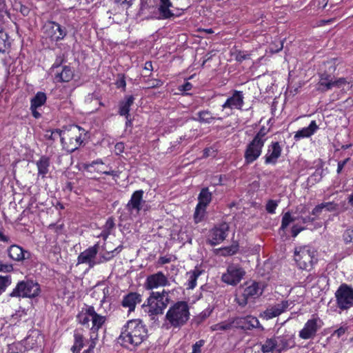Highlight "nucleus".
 Instances as JSON below:
<instances>
[{
	"label": "nucleus",
	"instance_id": "f257e3e1",
	"mask_svg": "<svg viewBox=\"0 0 353 353\" xmlns=\"http://www.w3.org/2000/svg\"><path fill=\"white\" fill-rule=\"evenodd\" d=\"M148 329L141 319H132L123 326L118 342L124 347L134 350L148 338Z\"/></svg>",
	"mask_w": 353,
	"mask_h": 353
},
{
	"label": "nucleus",
	"instance_id": "0eeeda50",
	"mask_svg": "<svg viewBox=\"0 0 353 353\" xmlns=\"http://www.w3.org/2000/svg\"><path fill=\"white\" fill-rule=\"evenodd\" d=\"M99 251V245L95 244L93 246H91L81 252L78 256L77 261L78 263H85L89 265L90 268H93L94 265L99 264L101 263L105 262L110 260L113 256L109 257H105L104 256H101L99 261H96L95 258Z\"/></svg>",
	"mask_w": 353,
	"mask_h": 353
},
{
	"label": "nucleus",
	"instance_id": "20e7f679",
	"mask_svg": "<svg viewBox=\"0 0 353 353\" xmlns=\"http://www.w3.org/2000/svg\"><path fill=\"white\" fill-rule=\"evenodd\" d=\"M39 284L32 279H26L17 283L16 287L9 294L10 297L34 298L40 294Z\"/></svg>",
	"mask_w": 353,
	"mask_h": 353
},
{
	"label": "nucleus",
	"instance_id": "a19ab883",
	"mask_svg": "<svg viewBox=\"0 0 353 353\" xmlns=\"http://www.w3.org/2000/svg\"><path fill=\"white\" fill-rule=\"evenodd\" d=\"M234 327L233 321H223L219 323L215 324L212 327V330L215 331H224L228 330Z\"/></svg>",
	"mask_w": 353,
	"mask_h": 353
},
{
	"label": "nucleus",
	"instance_id": "bb28decb",
	"mask_svg": "<svg viewBox=\"0 0 353 353\" xmlns=\"http://www.w3.org/2000/svg\"><path fill=\"white\" fill-rule=\"evenodd\" d=\"M74 71L69 65H64L61 70H56L54 79L57 82H69L73 79Z\"/></svg>",
	"mask_w": 353,
	"mask_h": 353
},
{
	"label": "nucleus",
	"instance_id": "864d4df0",
	"mask_svg": "<svg viewBox=\"0 0 353 353\" xmlns=\"http://www.w3.org/2000/svg\"><path fill=\"white\" fill-rule=\"evenodd\" d=\"M323 207L321 205V203L316 205L314 208L311 212V215L312 217H315V220L320 216V214L323 212Z\"/></svg>",
	"mask_w": 353,
	"mask_h": 353
},
{
	"label": "nucleus",
	"instance_id": "c85d7f7f",
	"mask_svg": "<svg viewBox=\"0 0 353 353\" xmlns=\"http://www.w3.org/2000/svg\"><path fill=\"white\" fill-rule=\"evenodd\" d=\"M196 117H194L193 120L198 121L201 123L210 124L216 117L213 116V114L208 110H203L196 113Z\"/></svg>",
	"mask_w": 353,
	"mask_h": 353
},
{
	"label": "nucleus",
	"instance_id": "2eb2a0df",
	"mask_svg": "<svg viewBox=\"0 0 353 353\" xmlns=\"http://www.w3.org/2000/svg\"><path fill=\"white\" fill-rule=\"evenodd\" d=\"M327 64L329 65V71H325L320 74V79L316 84V90L321 92H325L333 88V79L332 75L336 70V67L332 62L328 61Z\"/></svg>",
	"mask_w": 353,
	"mask_h": 353
},
{
	"label": "nucleus",
	"instance_id": "6ab92c4d",
	"mask_svg": "<svg viewBox=\"0 0 353 353\" xmlns=\"http://www.w3.org/2000/svg\"><path fill=\"white\" fill-rule=\"evenodd\" d=\"M144 192L142 190L134 191L129 201L126 204L127 210L133 214L134 212L139 214L142 209L143 205L145 203V201L143 200Z\"/></svg>",
	"mask_w": 353,
	"mask_h": 353
},
{
	"label": "nucleus",
	"instance_id": "9b49d317",
	"mask_svg": "<svg viewBox=\"0 0 353 353\" xmlns=\"http://www.w3.org/2000/svg\"><path fill=\"white\" fill-rule=\"evenodd\" d=\"M323 324V323L319 317L313 316V318L307 320L303 328L299 331V337L305 340L314 339Z\"/></svg>",
	"mask_w": 353,
	"mask_h": 353
},
{
	"label": "nucleus",
	"instance_id": "f3484780",
	"mask_svg": "<svg viewBox=\"0 0 353 353\" xmlns=\"http://www.w3.org/2000/svg\"><path fill=\"white\" fill-rule=\"evenodd\" d=\"M169 285V281L166 276L161 271L147 276L144 283L146 290H152L159 287H165Z\"/></svg>",
	"mask_w": 353,
	"mask_h": 353
},
{
	"label": "nucleus",
	"instance_id": "39448f33",
	"mask_svg": "<svg viewBox=\"0 0 353 353\" xmlns=\"http://www.w3.org/2000/svg\"><path fill=\"white\" fill-rule=\"evenodd\" d=\"M169 292L163 290L161 292H152L148 298L149 312L151 314H161L170 302Z\"/></svg>",
	"mask_w": 353,
	"mask_h": 353
},
{
	"label": "nucleus",
	"instance_id": "79ce46f5",
	"mask_svg": "<svg viewBox=\"0 0 353 353\" xmlns=\"http://www.w3.org/2000/svg\"><path fill=\"white\" fill-rule=\"evenodd\" d=\"M12 283V278L10 275L0 276V295L4 292L6 288Z\"/></svg>",
	"mask_w": 353,
	"mask_h": 353
},
{
	"label": "nucleus",
	"instance_id": "4d7b16f0",
	"mask_svg": "<svg viewBox=\"0 0 353 353\" xmlns=\"http://www.w3.org/2000/svg\"><path fill=\"white\" fill-rule=\"evenodd\" d=\"M350 161V157H347L345 159L343 160V161H339L338 162V164H337V170H336V172L337 174H341L344 166Z\"/></svg>",
	"mask_w": 353,
	"mask_h": 353
},
{
	"label": "nucleus",
	"instance_id": "8fccbe9b",
	"mask_svg": "<svg viewBox=\"0 0 353 353\" xmlns=\"http://www.w3.org/2000/svg\"><path fill=\"white\" fill-rule=\"evenodd\" d=\"M148 88H156L163 85V82L160 79H152L147 81Z\"/></svg>",
	"mask_w": 353,
	"mask_h": 353
},
{
	"label": "nucleus",
	"instance_id": "4be33fe9",
	"mask_svg": "<svg viewBox=\"0 0 353 353\" xmlns=\"http://www.w3.org/2000/svg\"><path fill=\"white\" fill-rule=\"evenodd\" d=\"M289 306L288 301H283L280 303L274 305L270 308L266 309L261 316L266 320L271 319L272 318L279 316L281 314L284 312Z\"/></svg>",
	"mask_w": 353,
	"mask_h": 353
},
{
	"label": "nucleus",
	"instance_id": "6e6552de",
	"mask_svg": "<svg viewBox=\"0 0 353 353\" xmlns=\"http://www.w3.org/2000/svg\"><path fill=\"white\" fill-rule=\"evenodd\" d=\"M84 131V129L79 125L72 127L67 134L69 142L68 143L64 141L63 148L70 153L77 150L83 143L81 137Z\"/></svg>",
	"mask_w": 353,
	"mask_h": 353
},
{
	"label": "nucleus",
	"instance_id": "052dcab7",
	"mask_svg": "<svg viewBox=\"0 0 353 353\" xmlns=\"http://www.w3.org/2000/svg\"><path fill=\"white\" fill-rule=\"evenodd\" d=\"M84 313L90 317H92L94 315L97 314L94 310V307L92 305H86Z\"/></svg>",
	"mask_w": 353,
	"mask_h": 353
},
{
	"label": "nucleus",
	"instance_id": "a878e982",
	"mask_svg": "<svg viewBox=\"0 0 353 353\" xmlns=\"http://www.w3.org/2000/svg\"><path fill=\"white\" fill-rule=\"evenodd\" d=\"M134 97L133 95L125 96L124 99L119 103L118 114L125 117H130V107L134 103Z\"/></svg>",
	"mask_w": 353,
	"mask_h": 353
},
{
	"label": "nucleus",
	"instance_id": "412c9836",
	"mask_svg": "<svg viewBox=\"0 0 353 353\" xmlns=\"http://www.w3.org/2000/svg\"><path fill=\"white\" fill-rule=\"evenodd\" d=\"M244 96L242 91L234 90L232 95L228 98L222 105L223 109H238L241 110L244 104Z\"/></svg>",
	"mask_w": 353,
	"mask_h": 353
},
{
	"label": "nucleus",
	"instance_id": "c03bdc74",
	"mask_svg": "<svg viewBox=\"0 0 353 353\" xmlns=\"http://www.w3.org/2000/svg\"><path fill=\"white\" fill-rule=\"evenodd\" d=\"M268 130L263 126L260 130L256 133V134L254 136V139L252 140L261 143L264 145V143L266 141L265 136L268 133Z\"/></svg>",
	"mask_w": 353,
	"mask_h": 353
},
{
	"label": "nucleus",
	"instance_id": "de8ad7c7",
	"mask_svg": "<svg viewBox=\"0 0 353 353\" xmlns=\"http://www.w3.org/2000/svg\"><path fill=\"white\" fill-rule=\"evenodd\" d=\"M89 316L85 314L83 312H80L77 316L78 322L83 325H88L89 327L90 319Z\"/></svg>",
	"mask_w": 353,
	"mask_h": 353
},
{
	"label": "nucleus",
	"instance_id": "a211bd4d",
	"mask_svg": "<svg viewBox=\"0 0 353 353\" xmlns=\"http://www.w3.org/2000/svg\"><path fill=\"white\" fill-rule=\"evenodd\" d=\"M264 145L254 140L250 141L246 146L244 158L246 164H251L256 161L261 154L262 148Z\"/></svg>",
	"mask_w": 353,
	"mask_h": 353
},
{
	"label": "nucleus",
	"instance_id": "393cba45",
	"mask_svg": "<svg viewBox=\"0 0 353 353\" xmlns=\"http://www.w3.org/2000/svg\"><path fill=\"white\" fill-rule=\"evenodd\" d=\"M141 302V296L137 292H130L125 295L121 301L123 307L128 308V312L134 310L137 304Z\"/></svg>",
	"mask_w": 353,
	"mask_h": 353
},
{
	"label": "nucleus",
	"instance_id": "5701e85b",
	"mask_svg": "<svg viewBox=\"0 0 353 353\" xmlns=\"http://www.w3.org/2000/svg\"><path fill=\"white\" fill-rule=\"evenodd\" d=\"M275 340L277 343L276 346L279 352L292 348L296 345L293 334H283L275 338Z\"/></svg>",
	"mask_w": 353,
	"mask_h": 353
},
{
	"label": "nucleus",
	"instance_id": "37998d69",
	"mask_svg": "<svg viewBox=\"0 0 353 353\" xmlns=\"http://www.w3.org/2000/svg\"><path fill=\"white\" fill-rule=\"evenodd\" d=\"M239 250V245L234 243L230 246L225 247L221 249V254L223 256H232L236 254Z\"/></svg>",
	"mask_w": 353,
	"mask_h": 353
},
{
	"label": "nucleus",
	"instance_id": "aec40b11",
	"mask_svg": "<svg viewBox=\"0 0 353 353\" xmlns=\"http://www.w3.org/2000/svg\"><path fill=\"white\" fill-rule=\"evenodd\" d=\"M282 148L278 141H272L268 147L267 152L264 157L265 164H276L281 157Z\"/></svg>",
	"mask_w": 353,
	"mask_h": 353
},
{
	"label": "nucleus",
	"instance_id": "1a4fd4ad",
	"mask_svg": "<svg viewBox=\"0 0 353 353\" xmlns=\"http://www.w3.org/2000/svg\"><path fill=\"white\" fill-rule=\"evenodd\" d=\"M198 200L199 203L196 207L194 214L196 223L201 221L205 215V208L212 201V193L209 191L208 188L201 189L198 196Z\"/></svg>",
	"mask_w": 353,
	"mask_h": 353
},
{
	"label": "nucleus",
	"instance_id": "473e14b6",
	"mask_svg": "<svg viewBox=\"0 0 353 353\" xmlns=\"http://www.w3.org/2000/svg\"><path fill=\"white\" fill-rule=\"evenodd\" d=\"M62 133L63 131L59 129L47 130L44 135V137L46 139L50 140L52 142L59 137L61 139V144L64 145V140L65 137L63 136Z\"/></svg>",
	"mask_w": 353,
	"mask_h": 353
},
{
	"label": "nucleus",
	"instance_id": "9d476101",
	"mask_svg": "<svg viewBox=\"0 0 353 353\" xmlns=\"http://www.w3.org/2000/svg\"><path fill=\"white\" fill-rule=\"evenodd\" d=\"M263 293V290L259 286L256 282H252L251 285L243 288V292L235 298L236 302L241 307H245L250 299H255Z\"/></svg>",
	"mask_w": 353,
	"mask_h": 353
},
{
	"label": "nucleus",
	"instance_id": "4468645a",
	"mask_svg": "<svg viewBox=\"0 0 353 353\" xmlns=\"http://www.w3.org/2000/svg\"><path fill=\"white\" fill-rule=\"evenodd\" d=\"M229 229V225L225 222L214 226L210 231L208 240L209 244L214 246L223 242L228 234Z\"/></svg>",
	"mask_w": 353,
	"mask_h": 353
},
{
	"label": "nucleus",
	"instance_id": "f03ea898",
	"mask_svg": "<svg viewBox=\"0 0 353 353\" xmlns=\"http://www.w3.org/2000/svg\"><path fill=\"white\" fill-rule=\"evenodd\" d=\"M190 307L186 301H180L172 305L166 312L163 327L180 329L190 319Z\"/></svg>",
	"mask_w": 353,
	"mask_h": 353
},
{
	"label": "nucleus",
	"instance_id": "ea45409f",
	"mask_svg": "<svg viewBox=\"0 0 353 353\" xmlns=\"http://www.w3.org/2000/svg\"><path fill=\"white\" fill-rule=\"evenodd\" d=\"M307 212L308 209L305 205H299L296 206L294 211L293 212L296 221H301L302 222V219L307 213Z\"/></svg>",
	"mask_w": 353,
	"mask_h": 353
},
{
	"label": "nucleus",
	"instance_id": "7ed1b4c3",
	"mask_svg": "<svg viewBox=\"0 0 353 353\" xmlns=\"http://www.w3.org/2000/svg\"><path fill=\"white\" fill-rule=\"evenodd\" d=\"M294 260L301 269L310 271L317 262L316 252L308 245L297 248L294 251Z\"/></svg>",
	"mask_w": 353,
	"mask_h": 353
},
{
	"label": "nucleus",
	"instance_id": "13d9d810",
	"mask_svg": "<svg viewBox=\"0 0 353 353\" xmlns=\"http://www.w3.org/2000/svg\"><path fill=\"white\" fill-rule=\"evenodd\" d=\"M305 230L304 227L294 225L291 230L292 236L296 237L301 232Z\"/></svg>",
	"mask_w": 353,
	"mask_h": 353
},
{
	"label": "nucleus",
	"instance_id": "7c9ffc66",
	"mask_svg": "<svg viewBox=\"0 0 353 353\" xmlns=\"http://www.w3.org/2000/svg\"><path fill=\"white\" fill-rule=\"evenodd\" d=\"M74 343L71 347V351L72 353H79L84 345L83 334L79 330H76L74 333Z\"/></svg>",
	"mask_w": 353,
	"mask_h": 353
},
{
	"label": "nucleus",
	"instance_id": "5fc2aeb1",
	"mask_svg": "<svg viewBox=\"0 0 353 353\" xmlns=\"http://www.w3.org/2000/svg\"><path fill=\"white\" fill-rule=\"evenodd\" d=\"M13 270V265L10 263H3L0 261V272H10Z\"/></svg>",
	"mask_w": 353,
	"mask_h": 353
},
{
	"label": "nucleus",
	"instance_id": "09e8293b",
	"mask_svg": "<svg viewBox=\"0 0 353 353\" xmlns=\"http://www.w3.org/2000/svg\"><path fill=\"white\" fill-rule=\"evenodd\" d=\"M278 206V201L274 200H269L266 204L265 209L270 214L275 213L276 207Z\"/></svg>",
	"mask_w": 353,
	"mask_h": 353
},
{
	"label": "nucleus",
	"instance_id": "f704fd0d",
	"mask_svg": "<svg viewBox=\"0 0 353 353\" xmlns=\"http://www.w3.org/2000/svg\"><path fill=\"white\" fill-rule=\"evenodd\" d=\"M46 101V95L44 92H39L31 99V108H39L43 105Z\"/></svg>",
	"mask_w": 353,
	"mask_h": 353
},
{
	"label": "nucleus",
	"instance_id": "680f3d73",
	"mask_svg": "<svg viewBox=\"0 0 353 353\" xmlns=\"http://www.w3.org/2000/svg\"><path fill=\"white\" fill-rule=\"evenodd\" d=\"M250 55L248 54H245L243 52H239L236 55V60L239 62H242L243 61L249 59Z\"/></svg>",
	"mask_w": 353,
	"mask_h": 353
},
{
	"label": "nucleus",
	"instance_id": "c9c22d12",
	"mask_svg": "<svg viewBox=\"0 0 353 353\" xmlns=\"http://www.w3.org/2000/svg\"><path fill=\"white\" fill-rule=\"evenodd\" d=\"M201 274V271L197 268L190 272V277L187 284L188 289H194L196 287L197 279Z\"/></svg>",
	"mask_w": 353,
	"mask_h": 353
},
{
	"label": "nucleus",
	"instance_id": "6e6d98bb",
	"mask_svg": "<svg viewBox=\"0 0 353 353\" xmlns=\"http://www.w3.org/2000/svg\"><path fill=\"white\" fill-rule=\"evenodd\" d=\"M114 226H115V224H114V219L112 217H109L105 222V224L104 225V229L106 231H110V232L111 230L114 228Z\"/></svg>",
	"mask_w": 353,
	"mask_h": 353
},
{
	"label": "nucleus",
	"instance_id": "0e129e2a",
	"mask_svg": "<svg viewBox=\"0 0 353 353\" xmlns=\"http://www.w3.org/2000/svg\"><path fill=\"white\" fill-rule=\"evenodd\" d=\"M347 329V327L341 326L334 332L333 335H336L338 338H340L345 333Z\"/></svg>",
	"mask_w": 353,
	"mask_h": 353
},
{
	"label": "nucleus",
	"instance_id": "774afa93",
	"mask_svg": "<svg viewBox=\"0 0 353 353\" xmlns=\"http://www.w3.org/2000/svg\"><path fill=\"white\" fill-rule=\"evenodd\" d=\"M20 12L23 16H27L30 12V9L25 6H21Z\"/></svg>",
	"mask_w": 353,
	"mask_h": 353
},
{
	"label": "nucleus",
	"instance_id": "603ef678",
	"mask_svg": "<svg viewBox=\"0 0 353 353\" xmlns=\"http://www.w3.org/2000/svg\"><path fill=\"white\" fill-rule=\"evenodd\" d=\"M65 61V59L63 55L57 56L54 63H53L51 69L54 71V70H58L57 69L61 66V65Z\"/></svg>",
	"mask_w": 353,
	"mask_h": 353
},
{
	"label": "nucleus",
	"instance_id": "c756f323",
	"mask_svg": "<svg viewBox=\"0 0 353 353\" xmlns=\"http://www.w3.org/2000/svg\"><path fill=\"white\" fill-rule=\"evenodd\" d=\"M172 6L170 0H160L159 11L163 19H169L174 16V14L170 10Z\"/></svg>",
	"mask_w": 353,
	"mask_h": 353
},
{
	"label": "nucleus",
	"instance_id": "a18cd8bd",
	"mask_svg": "<svg viewBox=\"0 0 353 353\" xmlns=\"http://www.w3.org/2000/svg\"><path fill=\"white\" fill-rule=\"evenodd\" d=\"M342 237L345 244L353 243V227H350L345 230Z\"/></svg>",
	"mask_w": 353,
	"mask_h": 353
},
{
	"label": "nucleus",
	"instance_id": "72a5a7b5",
	"mask_svg": "<svg viewBox=\"0 0 353 353\" xmlns=\"http://www.w3.org/2000/svg\"><path fill=\"white\" fill-rule=\"evenodd\" d=\"M293 212V210L292 212L288 211L283 215L280 230H285L291 223L296 221Z\"/></svg>",
	"mask_w": 353,
	"mask_h": 353
},
{
	"label": "nucleus",
	"instance_id": "e433bc0d",
	"mask_svg": "<svg viewBox=\"0 0 353 353\" xmlns=\"http://www.w3.org/2000/svg\"><path fill=\"white\" fill-rule=\"evenodd\" d=\"M92 318V327L91 328L94 332L98 331L105 321V317L99 314L94 315Z\"/></svg>",
	"mask_w": 353,
	"mask_h": 353
},
{
	"label": "nucleus",
	"instance_id": "dca6fc26",
	"mask_svg": "<svg viewBox=\"0 0 353 353\" xmlns=\"http://www.w3.org/2000/svg\"><path fill=\"white\" fill-rule=\"evenodd\" d=\"M234 327L243 330H251L253 328H261L263 330L261 325L258 319L253 316H247L245 317H236L232 319Z\"/></svg>",
	"mask_w": 353,
	"mask_h": 353
},
{
	"label": "nucleus",
	"instance_id": "e2e57ef3",
	"mask_svg": "<svg viewBox=\"0 0 353 353\" xmlns=\"http://www.w3.org/2000/svg\"><path fill=\"white\" fill-rule=\"evenodd\" d=\"M192 88V84L188 81H186L183 85L179 87V90L187 92L190 91Z\"/></svg>",
	"mask_w": 353,
	"mask_h": 353
},
{
	"label": "nucleus",
	"instance_id": "4c0bfd02",
	"mask_svg": "<svg viewBox=\"0 0 353 353\" xmlns=\"http://www.w3.org/2000/svg\"><path fill=\"white\" fill-rule=\"evenodd\" d=\"M8 34L0 28V53H4L10 46Z\"/></svg>",
	"mask_w": 353,
	"mask_h": 353
},
{
	"label": "nucleus",
	"instance_id": "ddd939ff",
	"mask_svg": "<svg viewBox=\"0 0 353 353\" xmlns=\"http://www.w3.org/2000/svg\"><path fill=\"white\" fill-rule=\"evenodd\" d=\"M245 270L238 265H228L225 273L222 274V281L230 285H236L245 276Z\"/></svg>",
	"mask_w": 353,
	"mask_h": 353
},
{
	"label": "nucleus",
	"instance_id": "58836bf2",
	"mask_svg": "<svg viewBox=\"0 0 353 353\" xmlns=\"http://www.w3.org/2000/svg\"><path fill=\"white\" fill-rule=\"evenodd\" d=\"M276 345L277 343L275 339H268L264 344L262 345L261 351L263 353H269L277 347Z\"/></svg>",
	"mask_w": 353,
	"mask_h": 353
},
{
	"label": "nucleus",
	"instance_id": "2f4dec72",
	"mask_svg": "<svg viewBox=\"0 0 353 353\" xmlns=\"http://www.w3.org/2000/svg\"><path fill=\"white\" fill-rule=\"evenodd\" d=\"M50 159L46 156H42L40 159L37 162L38 169V174L44 177L48 172L50 167Z\"/></svg>",
	"mask_w": 353,
	"mask_h": 353
},
{
	"label": "nucleus",
	"instance_id": "69168bd1",
	"mask_svg": "<svg viewBox=\"0 0 353 353\" xmlns=\"http://www.w3.org/2000/svg\"><path fill=\"white\" fill-rule=\"evenodd\" d=\"M315 221V217H312V215H305L302 219V223L304 224H307L310 223H313Z\"/></svg>",
	"mask_w": 353,
	"mask_h": 353
},
{
	"label": "nucleus",
	"instance_id": "b1692460",
	"mask_svg": "<svg viewBox=\"0 0 353 353\" xmlns=\"http://www.w3.org/2000/svg\"><path fill=\"white\" fill-rule=\"evenodd\" d=\"M9 257L16 261H21L24 259H29L30 253L23 250L17 245H12L8 249Z\"/></svg>",
	"mask_w": 353,
	"mask_h": 353
},
{
	"label": "nucleus",
	"instance_id": "338daca9",
	"mask_svg": "<svg viewBox=\"0 0 353 353\" xmlns=\"http://www.w3.org/2000/svg\"><path fill=\"white\" fill-rule=\"evenodd\" d=\"M116 85L117 88H125L126 83L123 76L121 77L119 79H117Z\"/></svg>",
	"mask_w": 353,
	"mask_h": 353
},
{
	"label": "nucleus",
	"instance_id": "f8f14e48",
	"mask_svg": "<svg viewBox=\"0 0 353 353\" xmlns=\"http://www.w3.org/2000/svg\"><path fill=\"white\" fill-rule=\"evenodd\" d=\"M43 30L47 37L56 42L63 40L67 35L66 28L52 21H48L45 23Z\"/></svg>",
	"mask_w": 353,
	"mask_h": 353
},
{
	"label": "nucleus",
	"instance_id": "423d86ee",
	"mask_svg": "<svg viewBox=\"0 0 353 353\" xmlns=\"http://www.w3.org/2000/svg\"><path fill=\"white\" fill-rule=\"evenodd\" d=\"M337 307L346 310L353 306V288L350 285L341 284L335 292Z\"/></svg>",
	"mask_w": 353,
	"mask_h": 353
},
{
	"label": "nucleus",
	"instance_id": "cd10ccee",
	"mask_svg": "<svg viewBox=\"0 0 353 353\" xmlns=\"http://www.w3.org/2000/svg\"><path fill=\"white\" fill-rule=\"evenodd\" d=\"M318 129L319 126L317 125L316 121H312L307 127L298 130L294 138L297 141L301 139L310 137L314 134Z\"/></svg>",
	"mask_w": 353,
	"mask_h": 353
},
{
	"label": "nucleus",
	"instance_id": "49530a36",
	"mask_svg": "<svg viewBox=\"0 0 353 353\" xmlns=\"http://www.w3.org/2000/svg\"><path fill=\"white\" fill-rule=\"evenodd\" d=\"M321 205L327 212H334L339 208V204L334 201L321 203Z\"/></svg>",
	"mask_w": 353,
	"mask_h": 353
},
{
	"label": "nucleus",
	"instance_id": "bf43d9fd",
	"mask_svg": "<svg viewBox=\"0 0 353 353\" xmlns=\"http://www.w3.org/2000/svg\"><path fill=\"white\" fill-rule=\"evenodd\" d=\"M346 83H347V80L345 78H339L336 80L333 79V82H332L333 88L336 87V88H339Z\"/></svg>",
	"mask_w": 353,
	"mask_h": 353
},
{
	"label": "nucleus",
	"instance_id": "3c124183",
	"mask_svg": "<svg viewBox=\"0 0 353 353\" xmlns=\"http://www.w3.org/2000/svg\"><path fill=\"white\" fill-rule=\"evenodd\" d=\"M205 341L203 339H201L198 341H196L193 345H192V353H201V347L204 345Z\"/></svg>",
	"mask_w": 353,
	"mask_h": 353
}]
</instances>
